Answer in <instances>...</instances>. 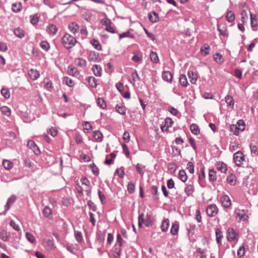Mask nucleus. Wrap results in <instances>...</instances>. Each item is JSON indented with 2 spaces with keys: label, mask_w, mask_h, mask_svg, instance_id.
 I'll list each match as a JSON object with an SVG mask.
<instances>
[{
  "label": "nucleus",
  "mask_w": 258,
  "mask_h": 258,
  "mask_svg": "<svg viewBox=\"0 0 258 258\" xmlns=\"http://www.w3.org/2000/svg\"><path fill=\"white\" fill-rule=\"evenodd\" d=\"M77 40L73 36L66 34L62 38V43L68 49L72 48L76 43Z\"/></svg>",
  "instance_id": "f257e3e1"
},
{
  "label": "nucleus",
  "mask_w": 258,
  "mask_h": 258,
  "mask_svg": "<svg viewBox=\"0 0 258 258\" xmlns=\"http://www.w3.org/2000/svg\"><path fill=\"white\" fill-rule=\"evenodd\" d=\"M88 83L89 85L92 87H96L97 86L96 80L93 77H90L88 78Z\"/></svg>",
  "instance_id": "a18cd8bd"
},
{
  "label": "nucleus",
  "mask_w": 258,
  "mask_h": 258,
  "mask_svg": "<svg viewBox=\"0 0 258 258\" xmlns=\"http://www.w3.org/2000/svg\"><path fill=\"white\" fill-rule=\"evenodd\" d=\"M40 47L45 51H48L49 49L50 46L49 43L45 41H42L40 43Z\"/></svg>",
  "instance_id": "8fccbe9b"
},
{
  "label": "nucleus",
  "mask_w": 258,
  "mask_h": 258,
  "mask_svg": "<svg viewBox=\"0 0 258 258\" xmlns=\"http://www.w3.org/2000/svg\"><path fill=\"white\" fill-rule=\"evenodd\" d=\"M124 37H130L131 38H134V35L133 34L131 33L130 31H127L124 33H122L119 35V38L120 39Z\"/></svg>",
  "instance_id": "3c124183"
},
{
  "label": "nucleus",
  "mask_w": 258,
  "mask_h": 258,
  "mask_svg": "<svg viewBox=\"0 0 258 258\" xmlns=\"http://www.w3.org/2000/svg\"><path fill=\"white\" fill-rule=\"evenodd\" d=\"M226 20L229 22H232L235 20V15L233 12L229 11L226 16Z\"/></svg>",
  "instance_id": "5701e85b"
},
{
  "label": "nucleus",
  "mask_w": 258,
  "mask_h": 258,
  "mask_svg": "<svg viewBox=\"0 0 258 258\" xmlns=\"http://www.w3.org/2000/svg\"><path fill=\"white\" fill-rule=\"evenodd\" d=\"M153 222L152 218L150 215H147L145 218V225L147 227L152 225Z\"/></svg>",
  "instance_id": "37998d69"
},
{
  "label": "nucleus",
  "mask_w": 258,
  "mask_h": 258,
  "mask_svg": "<svg viewBox=\"0 0 258 258\" xmlns=\"http://www.w3.org/2000/svg\"><path fill=\"white\" fill-rule=\"evenodd\" d=\"M187 75L190 79V82L192 84H195L198 79L197 75L194 74L193 72L189 71L187 73Z\"/></svg>",
  "instance_id": "f3484780"
},
{
  "label": "nucleus",
  "mask_w": 258,
  "mask_h": 258,
  "mask_svg": "<svg viewBox=\"0 0 258 258\" xmlns=\"http://www.w3.org/2000/svg\"><path fill=\"white\" fill-rule=\"evenodd\" d=\"M179 177L180 179L184 182L187 180V176L184 170H181L179 171Z\"/></svg>",
  "instance_id": "2f4dec72"
},
{
  "label": "nucleus",
  "mask_w": 258,
  "mask_h": 258,
  "mask_svg": "<svg viewBox=\"0 0 258 258\" xmlns=\"http://www.w3.org/2000/svg\"><path fill=\"white\" fill-rule=\"evenodd\" d=\"M89 58L94 61H98L100 60L98 53L95 52H91L89 54Z\"/></svg>",
  "instance_id": "c756f323"
},
{
  "label": "nucleus",
  "mask_w": 258,
  "mask_h": 258,
  "mask_svg": "<svg viewBox=\"0 0 258 258\" xmlns=\"http://www.w3.org/2000/svg\"><path fill=\"white\" fill-rule=\"evenodd\" d=\"M10 235V233H8L6 230H3L0 232V238L4 241L9 240Z\"/></svg>",
  "instance_id": "aec40b11"
},
{
  "label": "nucleus",
  "mask_w": 258,
  "mask_h": 258,
  "mask_svg": "<svg viewBox=\"0 0 258 258\" xmlns=\"http://www.w3.org/2000/svg\"><path fill=\"white\" fill-rule=\"evenodd\" d=\"M1 94L6 99H9L10 97V92L7 89L3 88L1 90Z\"/></svg>",
  "instance_id": "603ef678"
},
{
  "label": "nucleus",
  "mask_w": 258,
  "mask_h": 258,
  "mask_svg": "<svg viewBox=\"0 0 258 258\" xmlns=\"http://www.w3.org/2000/svg\"><path fill=\"white\" fill-rule=\"evenodd\" d=\"M209 179L211 181H215L217 179L216 172L213 170H210L209 172Z\"/></svg>",
  "instance_id": "4c0bfd02"
},
{
  "label": "nucleus",
  "mask_w": 258,
  "mask_h": 258,
  "mask_svg": "<svg viewBox=\"0 0 258 258\" xmlns=\"http://www.w3.org/2000/svg\"><path fill=\"white\" fill-rule=\"evenodd\" d=\"M28 147L30 148L36 155H39L40 151L35 143L32 141H29L27 143Z\"/></svg>",
  "instance_id": "20e7f679"
},
{
  "label": "nucleus",
  "mask_w": 258,
  "mask_h": 258,
  "mask_svg": "<svg viewBox=\"0 0 258 258\" xmlns=\"http://www.w3.org/2000/svg\"><path fill=\"white\" fill-rule=\"evenodd\" d=\"M179 82L181 85L184 87H186L188 85V82L186 77L184 75H181L179 77Z\"/></svg>",
  "instance_id": "a211bd4d"
},
{
  "label": "nucleus",
  "mask_w": 258,
  "mask_h": 258,
  "mask_svg": "<svg viewBox=\"0 0 258 258\" xmlns=\"http://www.w3.org/2000/svg\"><path fill=\"white\" fill-rule=\"evenodd\" d=\"M43 244L44 246L48 250H51L54 248L53 241L51 239H45Z\"/></svg>",
  "instance_id": "9b49d317"
},
{
  "label": "nucleus",
  "mask_w": 258,
  "mask_h": 258,
  "mask_svg": "<svg viewBox=\"0 0 258 258\" xmlns=\"http://www.w3.org/2000/svg\"><path fill=\"white\" fill-rule=\"evenodd\" d=\"M217 168L222 173H226L227 170L226 165L222 162H219L217 164Z\"/></svg>",
  "instance_id": "dca6fc26"
},
{
  "label": "nucleus",
  "mask_w": 258,
  "mask_h": 258,
  "mask_svg": "<svg viewBox=\"0 0 258 258\" xmlns=\"http://www.w3.org/2000/svg\"><path fill=\"white\" fill-rule=\"evenodd\" d=\"M15 34L19 38H22L24 36V33L23 30L17 28L14 30Z\"/></svg>",
  "instance_id": "a19ab883"
},
{
  "label": "nucleus",
  "mask_w": 258,
  "mask_h": 258,
  "mask_svg": "<svg viewBox=\"0 0 258 258\" xmlns=\"http://www.w3.org/2000/svg\"><path fill=\"white\" fill-rule=\"evenodd\" d=\"M214 59L216 62L219 63H221L223 61L222 56L220 53H216V54H215L214 55Z\"/></svg>",
  "instance_id": "864d4df0"
},
{
  "label": "nucleus",
  "mask_w": 258,
  "mask_h": 258,
  "mask_svg": "<svg viewBox=\"0 0 258 258\" xmlns=\"http://www.w3.org/2000/svg\"><path fill=\"white\" fill-rule=\"evenodd\" d=\"M135 185L132 182L128 183L127 185V191L129 193H133L135 191Z\"/></svg>",
  "instance_id": "e2e57ef3"
},
{
  "label": "nucleus",
  "mask_w": 258,
  "mask_h": 258,
  "mask_svg": "<svg viewBox=\"0 0 258 258\" xmlns=\"http://www.w3.org/2000/svg\"><path fill=\"white\" fill-rule=\"evenodd\" d=\"M115 109L118 113L121 115H125L126 113V108L122 105H117Z\"/></svg>",
  "instance_id": "bb28decb"
},
{
  "label": "nucleus",
  "mask_w": 258,
  "mask_h": 258,
  "mask_svg": "<svg viewBox=\"0 0 258 258\" xmlns=\"http://www.w3.org/2000/svg\"><path fill=\"white\" fill-rule=\"evenodd\" d=\"M31 22L32 24L35 25L38 22V17L37 15H33L30 16Z\"/></svg>",
  "instance_id": "69168bd1"
},
{
  "label": "nucleus",
  "mask_w": 258,
  "mask_h": 258,
  "mask_svg": "<svg viewBox=\"0 0 258 258\" xmlns=\"http://www.w3.org/2000/svg\"><path fill=\"white\" fill-rule=\"evenodd\" d=\"M236 125L238 127V129L239 130L241 131H242L244 130L245 127V124L243 120H239L238 121Z\"/></svg>",
  "instance_id": "6e6d98bb"
},
{
  "label": "nucleus",
  "mask_w": 258,
  "mask_h": 258,
  "mask_svg": "<svg viewBox=\"0 0 258 258\" xmlns=\"http://www.w3.org/2000/svg\"><path fill=\"white\" fill-rule=\"evenodd\" d=\"M210 47L207 44H204L201 48V52L204 55H207L209 53Z\"/></svg>",
  "instance_id": "473e14b6"
},
{
  "label": "nucleus",
  "mask_w": 258,
  "mask_h": 258,
  "mask_svg": "<svg viewBox=\"0 0 258 258\" xmlns=\"http://www.w3.org/2000/svg\"><path fill=\"white\" fill-rule=\"evenodd\" d=\"M10 225L15 230L17 231H19L20 230L19 226L16 224L14 220L11 221Z\"/></svg>",
  "instance_id": "052dcab7"
},
{
  "label": "nucleus",
  "mask_w": 258,
  "mask_h": 258,
  "mask_svg": "<svg viewBox=\"0 0 258 258\" xmlns=\"http://www.w3.org/2000/svg\"><path fill=\"white\" fill-rule=\"evenodd\" d=\"M230 130L234 133V134L237 135L239 133L238 127L236 125L232 124L230 126Z\"/></svg>",
  "instance_id": "774afa93"
},
{
  "label": "nucleus",
  "mask_w": 258,
  "mask_h": 258,
  "mask_svg": "<svg viewBox=\"0 0 258 258\" xmlns=\"http://www.w3.org/2000/svg\"><path fill=\"white\" fill-rule=\"evenodd\" d=\"M97 103L98 106L102 109H104L106 107L104 100L101 98H98L97 99Z\"/></svg>",
  "instance_id": "79ce46f5"
},
{
  "label": "nucleus",
  "mask_w": 258,
  "mask_h": 258,
  "mask_svg": "<svg viewBox=\"0 0 258 258\" xmlns=\"http://www.w3.org/2000/svg\"><path fill=\"white\" fill-rule=\"evenodd\" d=\"M75 236L76 239L79 242H82L83 240V236L82 235V233L80 232L79 231H75Z\"/></svg>",
  "instance_id": "4d7b16f0"
},
{
  "label": "nucleus",
  "mask_w": 258,
  "mask_h": 258,
  "mask_svg": "<svg viewBox=\"0 0 258 258\" xmlns=\"http://www.w3.org/2000/svg\"><path fill=\"white\" fill-rule=\"evenodd\" d=\"M122 149H123V151L124 154L125 155L126 157L127 158H129L130 157V152H129L127 146L125 144H123L122 145Z\"/></svg>",
  "instance_id": "338daca9"
},
{
  "label": "nucleus",
  "mask_w": 258,
  "mask_h": 258,
  "mask_svg": "<svg viewBox=\"0 0 258 258\" xmlns=\"http://www.w3.org/2000/svg\"><path fill=\"white\" fill-rule=\"evenodd\" d=\"M150 57L151 61L155 63L157 62L159 60L158 55L155 52L151 51L150 54Z\"/></svg>",
  "instance_id": "ea45409f"
},
{
  "label": "nucleus",
  "mask_w": 258,
  "mask_h": 258,
  "mask_svg": "<svg viewBox=\"0 0 258 258\" xmlns=\"http://www.w3.org/2000/svg\"><path fill=\"white\" fill-rule=\"evenodd\" d=\"M162 78L164 81L171 82L173 78V76L169 71H165L162 73Z\"/></svg>",
  "instance_id": "9d476101"
},
{
  "label": "nucleus",
  "mask_w": 258,
  "mask_h": 258,
  "mask_svg": "<svg viewBox=\"0 0 258 258\" xmlns=\"http://www.w3.org/2000/svg\"><path fill=\"white\" fill-rule=\"evenodd\" d=\"M169 225V221L168 219H165L163 220L162 223L161 228L163 232H166L168 228Z\"/></svg>",
  "instance_id": "a878e982"
},
{
  "label": "nucleus",
  "mask_w": 258,
  "mask_h": 258,
  "mask_svg": "<svg viewBox=\"0 0 258 258\" xmlns=\"http://www.w3.org/2000/svg\"><path fill=\"white\" fill-rule=\"evenodd\" d=\"M227 238L229 241H233L236 239V233L233 229H229L227 231Z\"/></svg>",
  "instance_id": "0eeeda50"
},
{
  "label": "nucleus",
  "mask_w": 258,
  "mask_h": 258,
  "mask_svg": "<svg viewBox=\"0 0 258 258\" xmlns=\"http://www.w3.org/2000/svg\"><path fill=\"white\" fill-rule=\"evenodd\" d=\"M184 191L187 196H191L194 191V187L192 182L189 181L186 185Z\"/></svg>",
  "instance_id": "423d86ee"
},
{
  "label": "nucleus",
  "mask_w": 258,
  "mask_h": 258,
  "mask_svg": "<svg viewBox=\"0 0 258 258\" xmlns=\"http://www.w3.org/2000/svg\"><path fill=\"white\" fill-rule=\"evenodd\" d=\"M91 43L93 46L97 50H100L101 48V45L98 41L95 40H91Z\"/></svg>",
  "instance_id": "0e129e2a"
},
{
  "label": "nucleus",
  "mask_w": 258,
  "mask_h": 258,
  "mask_svg": "<svg viewBox=\"0 0 258 258\" xmlns=\"http://www.w3.org/2000/svg\"><path fill=\"white\" fill-rule=\"evenodd\" d=\"M145 166L141 164H137L136 165V170L141 175L143 176L144 173H145Z\"/></svg>",
  "instance_id": "393cba45"
},
{
  "label": "nucleus",
  "mask_w": 258,
  "mask_h": 258,
  "mask_svg": "<svg viewBox=\"0 0 258 258\" xmlns=\"http://www.w3.org/2000/svg\"><path fill=\"white\" fill-rule=\"evenodd\" d=\"M3 165L5 169L7 170L11 169L13 165L11 162L7 160H5L3 161Z\"/></svg>",
  "instance_id": "c03bdc74"
},
{
  "label": "nucleus",
  "mask_w": 258,
  "mask_h": 258,
  "mask_svg": "<svg viewBox=\"0 0 258 258\" xmlns=\"http://www.w3.org/2000/svg\"><path fill=\"white\" fill-rule=\"evenodd\" d=\"M28 74L30 78L33 80H37L40 76L39 72L33 69L29 70Z\"/></svg>",
  "instance_id": "39448f33"
},
{
  "label": "nucleus",
  "mask_w": 258,
  "mask_h": 258,
  "mask_svg": "<svg viewBox=\"0 0 258 258\" xmlns=\"http://www.w3.org/2000/svg\"><path fill=\"white\" fill-rule=\"evenodd\" d=\"M12 10L15 12H18L21 10V5L20 3H15L12 5Z\"/></svg>",
  "instance_id": "49530a36"
},
{
  "label": "nucleus",
  "mask_w": 258,
  "mask_h": 258,
  "mask_svg": "<svg viewBox=\"0 0 258 258\" xmlns=\"http://www.w3.org/2000/svg\"><path fill=\"white\" fill-rule=\"evenodd\" d=\"M186 169L190 173H194V166L192 162H189L187 164Z\"/></svg>",
  "instance_id": "bf43d9fd"
},
{
  "label": "nucleus",
  "mask_w": 258,
  "mask_h": 258,
  "mask_svg": "<svg viewBox=\"0 0 258 258\" xmlns=\"http://www.w3.org/2000/svg\"><path fill=\"white\" fill-rule=\"evenodd\" d=\"M43 214L46 217L49 218L52 214V211L50 208L46 206L44 209Z\"/></svg>",
  "instance_id": "09e8293b"
},
{
  "label": "nucleus",
  "mask_w": 258,
  "mask_h": 258,
  "mask_svg": "<svg viewBox=\"0 0 258 258\" xmlns=\"http://www.w3.org/2000/svg\"><path fill=\"white\" fill-rule=\"evenodd\" d=\"M93 136L95 141L97 142H101L103 139V135L102 134L98 131H95L93 132Z\"/></svg>",
  "instance_id": "1a4fd4ad"
},
{
  "label": "nucleus",
  "mask_w": 258,
  "mask_h": 258,
  "mask_svg": "<svg viewBox=\"0 0 258 258\" xmlns=\"http://www.w3.org/2000/svg\"><path fill=\"white\" fill-rule=\"evenodd\" d=\"M245 253V249L243 246H240L237 251V256L239 257H242Z\"/></svg>",
  "instance_id": "680f3d73"
},
{
  "label": "nucleus",
  "mask_w": 258,
  "mask_h": 258,
  "mask_svg": "<svg viewBox=\"0 0 258 258\" xmlns=\"http://www.w3.org/2000/svg\"><path fill=\"white\" fill-rule=\"evenodd\" d=\"M216 240L218 243L221 244V239L223 237L222 232L218 229L216 230Z\"/></svg>",
  "instance_id": "c9c22d12"
},
{
  "label": "nucleus",
  "mask_w": 258,
  "mask_h": 258,
  "mask_svg": "<svg viewBox=\"0 0 258 258\" xmlns=\"http://www.w3.org/2000/svg\"><path fill=\"white\" fill-rule=\"evenodd\" d=\"M148 18L152 23H156L159 21V17L156 12H152L148 15Z\"/></svg>",
  "instance_id": "ddd939ff"
},
{
  "label": "nucleus",
  "mask_w": 258,
  "mask_h": 258,
  "mask_svg": "<svg viewBox=\"0 0 258 258\" xmlns=\"http://www.w3.org/2000/svg\"><path fill=\"white\" fill-rule=\"evenodd\" d=\"M191 133L195 135H198L200 133V129L198 126L196 124H192L190 127Z\"/></svg>",
  "instance_id": "c85d7f7f"
},
{
  "label": "nucleus",
  "mask_w": 258,
  "mask_h": 258,
  "mask_svg": "<svg viewBox=\"0 0 258 258\" xmlns=\"http://www.w3.org/2000/svg\"><path fill=\"white\" fill-rule=\"evenodd\" d=\"M233 160L235 164L238 166H241L244 161V156L240 151H238L233 155Z\"/></svg>",
  "instance_id": "f03ea898"
},
{
  "label": "nucleus",
  "mask_w": 258,
  "mask_h": 258,
  "mask_svg": "<svg viewBox=\"0 0 258 258\" xmlns=\"http://www.w3.org/2000/svg\"><path fill=\"white\" fill-rule=\"evenodd\" d=\"M237 218H239L240 221H245L247 219V216L245 215L243 211H242L237 214Z\"/></svg>",
  "instance_id": "de8ad7c7"
},
{
  "label": "nucleus",
  "mask_w": 258,
  "mask_h": 258,
  "mask_svg": "<svg viewBox=\"0 0 258 258\" xmlns=\"http://www.w3.org/2000/svg\"><path fill=\"white\" fill-rule=\"evenodd\" d=\"M218 209L215 205H209L207 208V213L210 217H214L217 215Z\"/></svg>",
  "instance_id": "7ed1b4c3"
},
{
  "label": "nucleus",
  "mask_w": 258,
  "mask_h": 258,
  "mask_svg": "<svg viewBox=\"0 0 258 258\" xmlns=\"http://www.w3.org/2000/svg\"><path fill=\"white\" fill-rule=\"evenodd\" d=\"M75 64L78 67L84 68L86 67L87 62L82 58H77L75 59Z\"/></svg>",
  "instance_id": "f8f14e48"
},
{
  "label": "nucleus",
  "mask_w": 258,
  "mask_h": 258,
  "mask_svg": "<svg viewBox=\"0 0 258 258\" xmlns=\"http://www.w3.org/2000/svg\"><path fill=\"white\" fill-rule=\"evenodd\" d=\"M1 110L3 114L8 116H10L11 114V109L7 106H2L1 108Z\"/></svg>",
  "instance_id": "7c9ffc66"
},
{
  "label": "nucleus",
  "mask_w": 258,
  "mask_h": 258,
  "mask_svg": "<svg viewBox=\"0 0 258 258\" xmlns=\"http://www.w3.org/2000/svg\"><path fill=\"white\" fill-rule=\"evenodd\" d=\"M225 101L227 104V106L229 107H232L234 105V100L233 98L229 95H227L225 97Z\"/></svg>",
  "instance_id": "b1692460"
},
{
  "label": "nucleus",
  "mask_w": 258,
  "mask_h": 258,
  "mask_svg": "<svg viewBox=\"0 0 258 258\" xmlns=\"http://www.w3.org/2000/svg\"><path fill=\"white\" fill-rule=\"evenodd\" d=\"M26 237L27 239L31 243H35L36 242L35 238L32 233L30 232H26Z\"/></svg>",
  "instance_id": "f704fd0d"
},
{
  "label": "nucleus",
  "mask_w": 258,
  "mask_h": 258,
  "mask_svg": "<svg viewBox=\"0 0 258 258\" xmlns=\"http://www.w3.org/2000/svg\"><path fill=\"white\" fill-rule=\"evenodd\" d=\"M16 199V197L15 196H12L8 200L7 204L5 206L6 211L10 209L11 206L15 202Z\"/></svg>",
  "instance_id": "412c9836"
},
{
  "label": "nucleus",
  "mask_w": 258,
  "mask_h": 258,
  "mask_svg": "<svg viewBox=\"0 0 258 258\" xmlns=\"http://www.w3.org/2000/svg\"><path fill=\"white\" fill-rule=\"evenodd\" d=\"M132 76L133 78V81L132 82V83H133V84H135V83L136 81L140 80V78L139 77V75L136 71H135L132 73Z\"/></svg>",
  "instance_id": "13d9d810"
},
{
  "label": "nucleus",
  "mask_w": 258,
  "mask_h": 258,
  "mask_svg": "<svg viewBox=\"0 0 258 258\" xmlns=\"http://www.w3.org/2000/svg\"><path fill=\"white\" fill-rule=\"evenodd\" d=\"M142 58V54L140 52H138L135 53L134 55L132 57V59L135 62L140 61Z\"/></svg>",
  "instance_id": "e433bc0d"
},
{
  "label": "nucleus",
  "mask_w": 258,
  "mask_h": 258,
  "mask_svg": "<svg viewBox=\"0 0 258 258\" xmlns=\"http://www.w3.org/2000/svg\"><path fill=\"white\" fill-rule=\"evenodd\" d=\"M178 231V225L176 224H173L172 225V227L170 232L172 234L176 235Z\"/></svg>",
  "instance_id": "5fc2aeb1"
},
{
  "label": "nucleus",
  "mask_w": 258,
  "mask_h": 258,
  "mask_svg": "<svg viewBox=\"0 0 258 258\" xmlns=\"http://www.w3.org/2000/svg\"><path fill=\"white\" fill-rule=\"evenodd\" d=\"M79 26L76 23L73 22L70 24L69 28L71 32L74 34L76 33L79 29Z\"/></svg>",
  "instance_id": "6ab92c4d"
},
{
  "label": "nucleus",
  "mask_w": 258,
  "mask_h": 258,
  "mask_svg": "<svg viewBox=\"0 0 258 258\" xmlns=\"http://www.w3.org/2000/svg\"><path fill=\"white\" fill-rule=\"evenodd\" d=\"M46 31L50 34L54 35L57 31V29L54 25L50 24L47 26Z\"/></svg>",
  "instance_id": "2eb2a0df"
},
{
  "label": "nucleus",
  "mask_w": 258,
  "mask_h": 258,
  "mask_svg": "<svg viewBox=\"0 0 258 258\" xmlns=\"http://www.w3.org/2000/svg\"><path fill=\"white\" fill-rule=\"evenodd\" d=\"M173 121L171 119L167 118L165 119L164 124L166 126L165 130H166V132L168 133L169 132V127L171 126L173 124Z\"/></svg>",
  "instance_id": "cd10ccee"
},
{
  "label": "nucleus",
  "mask_w": 258,
  "mask_h": 258,
  "mask_svg": "<svg viewBox=\"0 0 258 258\" xmlns=\"http://www.w3.org/2000/svg\"><path fill=\"white\" fill-rule=\"evenodd\" d=\"M250 152L252 155L258 157V147L252 144L249 146Z\"/></svg>",
  "instance_id": "4be33fe9"
},
{
  "label": "nucleus",
  "mask_w": 258,
  "mask_h": 258,
  "mask_svg": "<svg viewBox=\"0 0 258 258\" xmlns=\"http://www.w3.org/2000/svg\"><path fill=\"white\" fill-rule=\"evenodd\" d=\"M92 71L96 76H101L102 74V69L100 66L95 64L92 67Z\"/></svg>",
  "instance_id": "4468645a"
},
{
  "label": "nucleus",
  "mask_w": 258,
  "mask_h": 258,
  "mask_svg": "<svg viewBox=\"0 0 258 258\" xmlns=\"http://www.w3.org/2000/svg\"><path fill=\"white\" fill-rule=\"evenodd\" d=\"M145 218L143 213L141 214L138 217V226L140 228L142 227L143 224H145Z\"/></svg>",
  "instance_id": "72a5a7b5"
},
{
  "label": "nucleus",
  "mask_w": 258,
  "mask_h": 258,
  "mask_svg": "<svg viewBox=\"0 0 258 258\" xmlns=\"http://www.w3.org/2000/svg\"><path fill=\"white\" fill-rule=\"evenodd\" d=\"M222 205L225 208H228L231 205V201L229 197L227 195H224L221 198Z\"/></svg>",
  "instance_id": "6e6552de"
},
{
  "label": "nucleus",
  "mask_w": 258,
  "mask_h": 258,
  "mask_svg": "<svg viewBox=\"0 0 258 258\" xmlns=\"http://www.w3.org/2000/svg\"><path fill=\"white\" fill-rule=\"evenodd\" d=\"M227 181L230 185H234L235 183V176L232 174L229 175L227 177Z\"/></svg>",
  "instance_id": "58836bf2"
}]
</instances>
